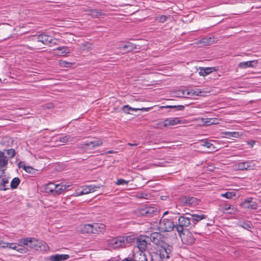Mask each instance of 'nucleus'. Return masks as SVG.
I'll list each match as a JSON object with an SVG mask.
<instances>
[{
	"label": "nucleus",
	"instance_id": "1",
	"mask_svg": "<svg viewBox=\"0 0 261 261\" xmlns=\"http://www.w3.org/2000/svg\"><path fill=\"white\" fill-rule=\"evenodd\" d=\"M206 218L204 214H182L178 218V224L175 225L176 230L178 232L181 237V234H184L185 228L189 227L190 229L195 228V225L199 221Z\"/></svg>",
	"mask_w": 261,
	"mask_h": 261
},
{
	"label": "nucleus",
	"instance_id": "2",
	"mask_svg": "<svg viewBox=\"0 0 261 261\" xmlns=\"http://www.w3.org/2000/svg\"><path fill=\"white\" fill-rule=\"evenodd\" d=\"M18 242L21 244L28 246L37 251H47L49 249L46 243L35 238H22Z\"/></svg>",
	"mask_w": 261,
	"mask_h": 261
},
{
	"label": "nucleus",
	"instance_id": "3",
	"mask_svg": "<svg viewBox=\"0 0 261 261\" xmlns=\"http://www.w3.org/2000/svg\"><path fill=\"white\" fill-rule=\"evenodd\" d=\"M38 42H40L45 45L52 46L58 44V39L53 36L45 34H41L36 36Z\"/></svg>",
	"mask_w": 261,
	"mask_h": 261
},
{
	"label": "nucleus",
	"instance_id": "4",
	"mask_svg": "<svg viewBox=\"0 0 261 261\" xmlns=\"http://www.w3.org/2000/svg\"><path fill=\"white\" fill-rule=\"evenodd\" d=\"M157 251L159 255H161L162 258L166 261L170 258V255L172 254L173 247L166 243H163Z\"/></svg>",
	"mask_w": 261,
	"mask_h": 261
},
{
	"label": "nucleus",
	"instance_id": "5",
	"mask_svg": "<svg viewBox=\"0 0 261 261\" xmlns=\"http://www.w3.org/2000/svg\"><path fill=\"white\" fill-rule=\"evenodd\" d=\"M159 228L163 231H171L175 228L173 221L169 219H162L160 221Z\"/></svg>",
	"mask_w": 261,
	"mask_h": 261
},
{
	"label": "nucleus",
	"instance_id": "6",
	"mask_svg": "<svg viewBox=\"0 0 261 261\" xmlns=\"http://www.w3.org/2000/svg\"><path fill=\"white\" fill-rule=\"evenodd\" d=\"M136 244L140 251H144L148 244H150L149 237L141 235L136 239Z\"/></svg>",
	"mask_w": 261,
	"mask_h": 261
},
{
	"label": "nucleus",
	"instance_id": "7",
	"mask_svg": "<svg viewBox=\"0 0 261 261\" xmlns=\"http://www.w3.org/2000/svg\"><path fill=\"white\" fill-rule=\"evenodd\" d=\"M180 201L183 205L195 206L198 204L199 200L195 197L184 196L181 197Z\"/></svg>",
	"mask_w": 261,
	"mask_h": 261
},
{
	"label": "nucleus",
	"instance_id": "8",
	"mask_svg": "<svg viewBox=\"0 0 261 261\" xmlns=\"http://www.w3.org/2000/svg\"><path fill=\"white\" fill-rule=\"evenodd\" d=\"M157 212V208L153 206H145L139 210V214L146 217H152Z\"/></svg>",
	"mask_w": 261,
	"mask_h": 261
},
{
	"label": "nucleus",
	"instance_id": "9",
	"mask_svg": "<svg viewBox=\"0 0 261 261\" xmlns=\"http://www.w3.org/2000/svg\"><path fill=\"white\" fill-rule=\"evenodd\" d=\"M252 197H248L240 203V206L243 208L256 210L258 207L257 203L253 201Z\"/></svg>",
	"mask_w": 261,
	"mask_h": 261
},
{
	"label": "nucleus",
	"instance_id": "10",
	"mask_svg": "<svg viewBox=\"0 0 261 261\" xmlns=\"http://www.w3.org/2000/svg\"><path fill=\"white\" fill-rule=\"evenodd\" d=\"M137 48L136 45L130 42H127L124 44H122L121 45H120L119 47H118V49H119L120 50H122V51H120V53L124 54L128 52H130L134 49H135Z\"/></svg>",
	"mask_w": 261,
	"mask_h": 261
},
{
	"label": "nucleus",
	"instance_id": "11",
	"mask_svg": "<svg viewBox=\"0 0 261 261\" xmlns=\"http://www.w3.org/2000/svg\"><path fill=\"white\" fill-rule=\"evenodd\" d=\"M102 142L100 139L96 138L91 141H87L83 144V147L87 148L88 147L90 149L94 148L96 147L99 146L102 144Z\"/></svg>",
	"mask_w": 261,
	"mask_h": 261
},
{
	"label": "nucleus",
	"instance_id": "12",
	"mask_svg": "<svg viewBox=\"0 0 261 261\" xmlns=\"http://www.w3.org/2000/svg\"><path fill=\"white\" fill-rule=\"evenodd\" d=\"M163 235L160 232H154L150 234L149 237V242H152L156 245H159L162 242Z\"/></svg>",
	"mask_w": 261,
	"mask_h": 261
},
{
	"label": "nucleus",
	"instance_id": "13",
	"mask_svg": "<svg viewBox=\"0 0 261 261\" xmlns=\"http://www.w3.org/2000/svg\"><path fill=\"white\" fill-rule=\"evenodd\" d=\"M112 244L114 248L126 247L123 236H118L114 238L112 241Z\"/></svg>",
	"mask_w": 261,
	"mask_h": 261
},
{
	"label": "nucleus",
	"instance_id": "14",
	"mask_svg": "<svg viewBox=\"0 0 261 261\" xmlns=\"http://www.w3.org/2000/svg\"><path fill=\"white\" fill-rule=\"evenodd\" d=\"M191 93H192V91H189L187 90L178 89L172 92V96L179 98L187 97V96L191 95Z\"/></svg>",
	"mask_w": 261,
	"mask_h": 261
},
{
	"label": "nucleus",
	"instance_id": "15",
	"mask_svg": "<svg viewBox=\"0 0 261 261\" xmlns=\"http://www.w3.org/2000/svg\"><path fill=\"white\" fill-rule=\"evenodd\" d=\"M100 188L99 186H96L93 185H91L89 186H87L84 187L81 191L79 192L78 194L79 195L87 194L96 191L98 189Z\"/></svg>",
	"mask_w": 261,
	"mask_h": 261
},
{
	"label": "nucleus",
	"instance_id": "16",
	"mask_svg": "<svg viewBox=\"0 0 261 261\" xmlns=\"http://www.w3.org/2000/svg\"><path fill=\"white\" fill-rule=\"evenodd\" d=\"M106 225L102 223H94L92 224V233L98 234L104 232Z\"/></svg>",
	"mask_w": 261,
	"mask_h": 261
},
{
	"label": "nucleus",
	"instance_id": "17",
	"mask_svg": "<svg viewBox=\"0 0 261 261\" xmlns=\"http://www.w3.org/2000/svg\"><path fill=\"white\" fill-rule=\"evenodd\" d=\"M180 123V120L178 118H170L166 119L164 121L163 126L167 127L168 126L175 125Z\"/></svg>",
	"mask_w": 261,
	"mask_h": 261
},
{
	"label": "nucleus",
	"instance_id": "18",
	"mask_svg": "<svg viewBox=\"0 0 261 261\" xmlns=\"http://www.w3.org/2000/svg\"><path fill=\"white\" fill-rule=\"evenodd\" d=\"M92 224H87L81 225L79 231L82 234L92 233Z\"/></svg>",
	"mask_w": 261,
	"mask_h": 261
},
{
	"label": "nucleus",
	"instance_id": "19",
	"mask_svg": "<svg viewBox=\"0 0 261 261\" xmlns=\"http://www.w3.org/2000/svg\"><path fill=\"white\" fill-rule=\"evenodd\" d=\"M68 254H55L51 255L49 257V260L50 261H61L67 259L69 258Z\"/></svg>",
	"mask_w": 261,
	"mask_h": 261
},
{
	"label": "nucleus",
	"instance_id": "20",
	"mask_svg": "<svg viewBox=\"0 0 261 261\" xmlns=\"http://www.w3.org/2000/svg\"><path fill=\"white\" fill-rule=\"evenodd\" d=\"M217 69L216 67H201L200 71L199 72V74L200 75H202L205 76L211 73H212L213 71H216Z\"/></svg>",
	"mask_w": 261,
	"mask_h": 261
},
{
	"label": "nucleus",
	"instance_id": "21",
	"mask_svg": "<svg viewBox=\"0 0 261 261\" xmlns=\"http://www.w3.org/2000/svg\"><path fill=\"white\" fill-rule=\"evenodd\" d=\"M88 14L94 18H98L106 15L105 13L102 12L100 10L90 9L88 10Z\"/></svg>",
	"mask_w": 261,
	"mask_h": 261
},
{
	"label": "nucleus",
	"instance_id": "22",
	"mask_svg": "<svg viewBox=\"0 0 261 261\" xmlns=\"http://www.w3.org/2000/svg\"><path fill=\"white\" fill-rule=\"evenodd\" d=\"M257 63L255 61H249L246 62H240L238 66L242 69H245L248 67H253L255 66L254 64H256Z\"/></svg>",
	"mask_w": 261,
	"mask_h": 261
},
{
	"label": "nucleus",
	"instance_id": "23",
	"mask_svg": "<svg viewBox=\"0 0 261 261\" xmlns=\"http://www.w3.org/2000/svg\"><path fill=\"white\" fill-rule=\"evenodd\" d=\"M55 184L54 182H49L45 185L44 188L45 192L51 195H54V191L55 189Z\"/></svg>",
	"mask_w": 261,
	"mask_h": 261
},
{
	"label": "nucleus",
	"instance_id": "24",
	"mask_svg": "<svg viewBox=\"0 0 261 261\" xmlns=\"http://www.w3.org/2000/svg\"><path fill=\"white\" fill-rule=\"evenodd\" d=\"M55 186L56 187L54 191V196L60 195L66 189V185H63L62 184H55Z\"/></svg>",
	"mask_w": 261,
	"mask_h": 261
},
{
	"label": "nucleus",
	"instance_id": "25",
	"mask_svg": "<svg viewBox=\"0 0 261 261\" xmlns=\"http://www.w3.org/2000/svg\"><path fill=\"white\" fill-rule=\"evenodd\" d=\"M8 159L3 151H0V168L5 167L8 165Z\"/></svg>",
	"mask_w": 261,
	"mask_h": 261
},
{
	"label": "nucleus",
	"instance_id": "26",
	"mask_svg": "<svg viewBox=\"0 0 261 261\" xmlns=\"http://www.w3.org/2000/svg\"><path fill=\"white\" fill-rule=\"evenodd\" d=\"M123 237H124L125 246L129 244H131L133 242H135L137 239L135 236L133 234Z\"/></svg>",
	"mask_w": 261,
	"mask_h": 261
},
{
	"label": "nucleus",
	"instance_id": "27",
	"mask_svg": "<svg viewBox=\"0 0 261 261\" xmlns=\"http://www.w3.org/2000/svg\"><path fill=\"white\" fill-rule=\"evenodd\" d=\"M151 261H165L161 255H159V252L156 250V252H152L150 253Z\"/></svg>",
	"mask_w": 261,
	"mask_h": 261
},
{
	"label": "nucleus",
	"instance_id": "28",
	"mask_svg": "<svg viewBox=\"0 0 261 261\" xmlns=\"http://www.w3.org/2000/svg\"><path fill=\"white\" fill-rule=\"evenodd\" d=\"M201 145L206 147L210 150V151L213 152L216 150V147L210 141H202Z\"/></svg>",
	"mask_w": 261,
	"mask_h": 261
},
{
	"label": "nucleus",
	"instance_id": "29",
	"mask_svg": "<svg viewBox=\"0 0 261 261\" xmlns=\"http://www.w3.org/2000/svg\"><path fill=\"white\" fill-rule=\"evenodd\" d=\"M214 37H204L200 40V42L204 45H208L214 42Z\"/></svg>",
	"mask_w": 261,
	"mask_h": 261
},
{
	"label": "nucleus",
	"instance_id": "30",
	"mask_svg": "<svg viewBox=\"0 0 261 261\" xmlns=\"http://www.w3.org/2000/svg\"><path fill=\"white\" fill-rule=\"evenodd\" d=\"M9 183L8 179L4 178H0V190L5 191L8 188H6V185Z\"/></svg>",
	"mask_w": 261,
	"mask_h": 261
},
{
	"label": "nucleus",
	"instance_id": "31",
	"mask_svg": "<svg viewBox=\"0 0 261 261\" xmlns=\"http://www.w3.org/2000/svg\"><path fill=\"white\" fill-rule=\"evenodd\" d=\"M223 134L225 136V137L226 138L233 137L238 138L240 136L239 132H225Z\"/></svg>",
	"mask_w": 261,
	"mask_h": 261
},
{
	"label": "nucleus",
	"instance_id": "32",
	"mask_svg": "<svg viewBox=\"0 0 261 261\" xmlns=\"http://www.w3.org/2000/svg\"><path fill=\"white\" fill-rule=\"evenodd\" d=\"M20 180L18 177L14 178L11 182L10 186L12 189H14L17 188L19 185Z\"/></svg>",
	"mask_w": 261,
	"mask_h": 261
},
{
	"label": "nucleus",
	"instance_id": "33",
	"mask_svg": "<svg viewBox=\"0 0 261 261\" xmlns=\"http://www.w3.org/2000/svg\"><path fill=\"white\" fill-rule=\"evenodd\" d=\"M3 244H4L2 246L3 248H8L14 250H16L17 249V246H18V244L17 243H3Z\"/></svg>",
	"mask_w": 261,
	"mask_h": 261
},
{
	"label": "nucleus",
	"instance_id": "34",
	"mask_svg": "<svg viewBox=\"0 0 261 261\" xmlns=\"http://www.w3.org/2000/svg\"><path fill=\"white\" fill-rule=\"evenodd\" d=\"M239 226L247 230H250L253 227V225L250 222H243L239 225Z\"/></svg>",
	"mask_w": 261,
	"mask_h": 261
},
{
	"label": "nucleus",
	"instance_id": "35",
	"mask_svg": "<svg viewBox=\"0 0 261 261\" xmlns=\"http://www.w3.org/2000/svg\"><path fill=\"white\" fill-rule=\"evenodd\" d=\"M74 137L70 135H66L60 138V141L63 143L71 142L73 140Z\"/></svg>",
	"mask_w": 261,
	"mask_h": 261
},
{
	"label": "nucleus",
	"instance_id": "36",
	"mask_svg": "<svg viewBox=\"0 0 261 261\" xmlns=\"http://www.w3.org/2000/svg\"><path fill=\"white\" fill-rule=\"evenodd\" d=\"M221 196L227 199H231L234 196H236V194L234 192H227L224 194H222Z\"/></svg>",
	"mask_w": 261,
	"mask_h": 261
},
{
	"label": "nucleus",
	"instance_id": "37",
	"mask_svg": "<svg viewBox=\"0 0 261 261\" xmlns=\"http://www.w3.org/2000/svg\"><path fill=\"white\" fill-rule=\"evenodd\" d=\"M136 261H148L147 258L144 251H140L138 259H135Z\"/></svg>",
	"mask_w": 261,
	"mask_h": 261
},
{
	"label": "nucleus",
	"instance_id": "38",
	"mask_svg": "<svg viewBox=\"0 0 261 261\" xmlns=\"http://www.w3.org/2000/svg\"><path fill=\"white\" fill-rule=\"evenodd\" d=\"M136 197L139 199H147L149 194L146 193L139 192L136 194Z\"/></svg>",
	"mask_w": 261,
	"mask_h": 261
},
{
	"label": "nucleus",
	"instance_id": "39",
	"mask_svg": "<svg viewBox=\"0 0 261 261\" xmlns=\"http://www.w3.org/2000/svg\"><path fill=\"white\" fill-rule=\"evenodd\" d=\"M246 166V170H252L255 167V164L253 163L252 161H248L245 162Z\"/></svg>",
	"mask_w": 261,
	"mask_h": 261
},
{
	"label": "nucleus",
	"instance_id": "40",
	"mask_svg": "<svg viewBox=\"0 0 261 261\" xmlns=\"http://www.w3.org/2000/svg\"><path fill=\"white\" fill-rule=\"evenodd\" d=\"M23 244H21L20 243L18 244V246H17L16 250L21 253H25L27 251V249L26 247H23Z\"/></svg>",
	"mask_w": 261,
	"mask_h": 261
},
{
	"label": "nucleus",
	"instance_id": "41",
	"mask_svg": "<svg viewBox=\"0 0 261 261\" xmlns=\"http://www.w3.org/2000/svg\"><path fill=\"white\" fill-rule=\"evenodd\" d=\"M54 50L61 51L62 54L68 53V49L66 46H59L55 49Z\"/></svg>",
	"mask_w": 261,
	"mask_h": 261
},
{
	"label": "nucleus",
	"instance_id": "42",
	"mask_svg": "<svg viewBox=\"0 0 261 261\" xmlns=\"http://www.w3.org/2000/svg\"><path fill=\"white\" fill-rule=\"evenodd\" d=\"M60 64L62 67H70L72 65L73 63L71 62H68L66 61L60 60Z\"/></svg>",
	"mask_w": 261,
	"mask_h": 261
},
{
	"label": "nucleus",
	"instance_id": "43",
	"mask_svg": "<svg viewBox=\"0 0 261 261\" xmlns=\"http://www.w3.org/2000/svg\"><path fill=\"white\" fill-rule=\"evenodd\" d=\"M7 154L9 156V158L11 159L14 157L16 154V152L14 149H9L6 150Z\"/></svg>",
	"mask_w": 261,
	"mask_h": 261
},
{
	"label": "nucleus",
	"instance_id": "44",
	"mask_svg": "<svg viewBox=\"0 0 261 261\" xmlns=\"http://www.w3.org/2000/svg\"><path fill=\"white\" fill-rule=\"evenodd\" d=\"M237 168L240 170H246L245 162L239 163L237 164Z\"/></svg>",
	"mask_w": 261,
	"mask_h": 261
},
{
	"label": "nucleus",
	"instance_id": "45",
	"mask_svg": "<svg viewBox=\"0 0 261 261\" xmlns=\"http://www.w3.org/2000/svg\"><path fill=\"white\" fill-rule=\"evenodd\" d=\"M24 171L31 174H34L35 172V169L32 167L31 166H27V167L24 169Z\"/></svg>",
	"mask_w": 261,
	"mask_h": 261
},
{
	"label": "nucleus",
	"instance_id": "46",
	"mask_svg": "<svg viewBox=\"0 0 261 261\" xmlns=\"http://www.w3.org/2000/svg\"><path fill=\"white\" fill-rule=\"evenodd\" d=\"M122 109L124 113L130 114L129 111L132 109V108L130 107L129 105H125L122 107Z\"/></svg>",
	"mask_w": 261,
	"mask_h": 261
},
{
	"label": "nucleus",
	"instance_id": "47",
	"mask_svg": "<svg viewBox=\"0 0 261 261\" xmlns=\"http://www.w3.org/2000/svg\"><path fill=\"white\" fill-rule=\"evenodd\" d=\"M128 183V181L125 180L122 178L117 179V182H116V184L117 185H124V184L127 185Z\"/></svg>",
	"mask_w": 261,
	"mask_h": 261
},
{
	"label": "nucleus",
	"instance_id": "48",
	"mask_svg": "<svg viewBox=\"0 0 261 261\" xmlns=\"http://www.w3.org/2000/svg\"><path fill=\"white\" fill-rule=\"evenodd\" d=\"M172 108H174L176 111H182L185 107L182 105L172 106Z\"/></svg>",
	"mask_w": 261,
	"mask_h": 261
},
{
	"label": "nucleus",
	"instance_id": "49",
	"mask_svg": "<svg viewBox=\"0 0 261 261\" xmlns=\"http://www.w3.org/2000/svg\"><path fill=\"white\" fill-rule=\"evenodd\" d=\"M158 20L159 22L163 23L167 20V17L165 15H161L159 17Z\"/></svg>",
	"mask_w": 261,
	"mask_h": 261
},
{
	"label": "nucleus",
	"instance_id": "50",
	"mask_svg": "<svg viewBox=\"0 0 261 261\" xmlns=\"http://www.w3.org/2000/svg\"><path fill=\"white\" fill-rule=\"evenodd\" d=\"M18 166L19 168H22L24 170L27 166L25 165V163L24 162L20 161L18 163Z\"/></svg>",
	"mask_w": 261,
	"mask_h": 261
},
{
	"label": "nucleus",
	"instance_id": "51",
	"mask_svg": "<svg viewBox=\"0 0 261 261\" xmlns=\"http://www.w3.org/2000/svg\"><path fill=\"white\" fill-rule=\"evenodd\" d=\"M151 108H141V109H139V108H132V109H131L132 111H139V110H141V111H148L149 110H150Z\"/></svg>",
	"mask_w": 261,
	"mask_h": 261
},
{
	"label": "nucleus",
	"instance_id": "52",
	"mask_svg": "<svg viewBox=\"0 0 261 261\" xmlns=\"http://www.w3.org/2000/svg\"><path fill=\"white\" fill-rule=\"evenodd\" d=\"M255 141L252 140L251 141L248 142L247 144L250 145L251 147H253V145L255 144Z\"/></svg>",
	"mask_w": 261,
	"mask_h": 261
},
{
	"label": "nucleus",
	"instance_id": "53",
	"mask_svg": "<svg viewBox=\"0 0 261 261\" xmlns=\"http://www.w3.org/2000/svg\"><path fill=\"white\" fill-rule=\"evenodd\" d=\"M122 261H136L135 259H133L132 258H125L124 259H123Z\"/></svg>",
	"mask_w": 261,
	"mask_h": 261
},
{
	"label": "nucleus",
	"instance_id": "54",
	"mask_svg": "<svg viewBox=\"0 0 261 261\" xmlns=\"http://www.w3.org/2000/svg\"><path fill=\"white\" fill-rule=\"evenodd\" d=\"M224 209H225V210H226V211H227V210H228L230 209V205H226L225 206Z\"/></svg>",
	"mask_w": 261,
	"mask_h": 261
},
{
	"label": "nucleus",
	"instance_id": "55",
	"mask_svg": "<svg viewBox=\"0 0 261 261\" xmlns=\"http://www.w3.org/2000/svg\"><path fill=\"white\" fill-rule=\"evenodd\" d=\"M161 108H172V106H171V105H167V106H163Z\"/></svg>",
	"mask_w": 261,
	"mask_h": 261
},
{
	"label": "nucleus",
	"instance_id": "56",
	"mask_svg": "<svg viewBox=\"0 0 261 261\" xmlns=\"http://www.w3.org/2000/svg\"><path fill=\"white\" fill-rule=\"evenodd\" d=\"M208 121H206V123H211V124L214 123V122H211V120H213L212 119H208Z\"/></svg>",
	"mask_w": 261,
	"mask_h": 261
},
{
	"label": "nucleus",
	"instance_id": "57",
	"mask_svg": "<svg viewBox=\"0 0 261 261\" xmlns=\"http://www.w3.org/2000/svg\"><path fill=\"white\" fill-rule=\"evenodd\" d=\"M114 152V150H109L107 152L108 153H113Z\"/></svg>",
	"mask_w": 261,
	"mask_h": 261
},
{
	"label": "nucleus",
	"instance_id": "58",
	"mask_svg": "<svg viewBox=\"0 0 261 261\" xmlns=\"http://www.w3.org/2000/svg\"><path fill=\"white\" fill-rule=\"evenodd\" d=\"M128 145H129V146H136L137 144L128 143Z\"/></svg>",
	"mask_w": 261,
	"mask_h": 261
},
{
	"label": "nucleus",
	"instance_id": "59",
	"mask_svg": "<svg viewBox=\"0 0 261 261\" xmlns=\"http://www.w3.org/2000/svg\"><path fill=\"white\" fill-rule=\"evenodd\" d=\"M213 224L211 223V222H209V223H206V226H211Z\"/></svg>",
	"mask_w": 261,
	"mask_h": 261
},
{
	"label": "nucleus",
	"instance_id": "60",
	"mask_svg": "<svg viewBox=\"0 0 261 261\" xmlns=\"http://www.w3.org/2000/svg\"><path fill=\"white\" fill-rule=\"evenodd\" d=\"M213 224L211 223V222H209V223H206V226H211Z\"/></svg>",
	"mask_w": 261,
	"mask_h": 261
},
{
	"label": "nucleus",
	"instance_id": "61",
	"mask_svg": "<svg viewBox=\"0 0 261 261\" xmlns=\"http://www.w3.org/2000/svg\"><path fill=\"white\" fill-rule=\"evenodd\" d=\"M233 209H232V211H231L230 212H229L228 213L229 214H233Z\"/></svg>",
	"mask_w": 261,
	"mask_h": 261
},
{
	"label": "nucleus",
	"instance_id": "62",
	"mask_svg": "<svg viewBox=\"0 0 261 261\" xmlns=\"http://www.w3.org/2000/svg\"><path fill=\"white\" fill-rule=\"evenodd\" d=\"M258 201L260 203H261V198L258 199Z\"/></svg>",
	"mask_w": 261,
	"mask_h": 261
}]
</instances>
